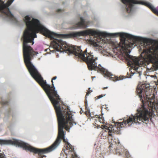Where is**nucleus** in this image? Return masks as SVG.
<instances>
[{
    "instance_id": "f257e3e1",
    "label": "nucleus",
    "mask_w": 158,
    "mask_h": 158,
    "mask_svg": "<svg viewBox=\"0 0 158 158\" xmlns=\"http://www.w3.org/2000/svg\"><path fill=\"white\" fill-rule=\"evenodd\" d=\"M31 17H25L23 19L27 28L23 34V52L24 63L32 77L37 82L46 92L54 107L60 105V98L55 90L53 80H56L57 77H54L52 79V86L46 83L41 75L31 62L33 56L36 54L31 45L34 44V39L37 37L36 33L40 32L43 35L51 39L54 37H63L66 38H75L80 36L97 35L102 37H116V33H108L101 32L92 29H88L78 32H72L66 35H60L51 32L42 26L39 21Z\"/></svg>"
},
{
    "instance_id": "f03ea898",
    "label": "nucleus",
    "mask_w": 158,
    "mask_h": 158,
    "mask_svg": "<svg viewBox=\"0 0 158 158\" xmlns=\"http://www.w3.org/2000/svg\"><path fill=\"white\" fill-rule=\"evenodd\" d=\"M140 98L142 102L140 107L137 110L138 112L134 116L131 115L126 120L122 122H114V127L108 128L104 126L105 131L108 132V140L110 143L109 148L110 151H114L119 156H123L127 158H133L128 151L124 149L118 139H113L114 133H120V129L123 127L129 126L133 122L140 124L143 122L147 124L149 121L150 112L149 111L154 108L156 109V103L155 102V96L151 94H137Z\"/></svg>"
},
{
    "instance_id": "7ed1b4c3",
    "label": "nucleus",
    "mask_w": 158,
    "mask_h": 158,
    "mask_svg": "<svg viewBox=\"0 0 158 158\" xmlns=\"http://www.w3.org/2000/svg\"><path fill=\"white\" fill-rule=\"evenodd\" d=\"M52 44L54 48L57 51L73 53L77 58H81L86 63L89 70H94L100 72L104 77H109L110 79L114 81L121 79L120 77L115 76L100 65L97 66L98 57L94 56L92 52H88L86 49L83 52L80 47L71 46L60 39H54Z\"/></svg>"
},
{
    "instance_id": "20e7f679",
    "label": "nucleus",
    "mask_w": 158,
    "mask_h": 158,
    "mask_svg": "<svg viewBox=\"0 0 158 158\" xmlns=\"http://www.w3.org/2000/svg\"><path fill=\"white\" fill-rule=\"evenodd\" d=\"M56 114L58 125V134L55 142L49 147L43 149H38L33 147L28 144L29 151L35 154H38V158H43V154L49 153L54 150L59 145L61 140L65 137L63 131L64 128L68 130L73 124L76 123L73 121L71 112L68 111L65 106L61 108L60 106L54 107Z\"/></svg>"
},
{
    "instance_id": "39448f33",
    "label": "nucleus",
    "mask_w": 158,
    "mask_h": 158,
    "mask_svg": "<svg viewBox=\"0 0 158 158\" xmlns=\"http://www.w3.org/2000/svg\"><path fill=\"white\" fill-rule=\"evenodd\" d=\"M140 56L147 61V68L149 72L158 69V52L155 47H152L147 51H143Z\"/></svg>"
},
{
    "instance_id": "423d86ee",
    "label": "nucleus",
    "mask_w": 158,
    "mask_h": 158,
    "mask_svg": "<svg viewBox=\"0 0 158 158\" xmlns=\"http://www.w3.org/2000/svg\"><path fill=\"white\" fill-rule=\"evenodd\" d=\"M126 60L127 62L128 65L133 67L135 70H137L141 64L139 63L140 59L136 57L132 56L127 52L126 54Z\"/></svg>"
},
{
    "instance_id": "0eeeda50",
    "label": "nucleus",
    "mask_w": 158,
    "mask_h": 158,
    "mask_svg": "<svg viewBox=\"0 0 158 158\" xmlns=\"http://www.w3.org/2000/svg\"><path fill=\"white\" fill-rule=\"evenodd\" d=\"M0 144H13L17 145L19 147L23 148L25 150L29 151L28 144L22 141L16 139H13V140L0 139Z\"/></svg>"
},
{
    "instance_id": "6e6552de",
    "label": "nucleus",
    "mask_w": 158,
    "mask_h": 158,
    "mask_svg": "<svg viewBox=\"0 0 158 158\" xmlns=\"http://www.w3.org/2000/svg\"><path fill=\"white\" fill-rule=\"evenodd\" d=\"M122 2L127 5L126 7L127 12L128 13H131L132 11L133 5L132 4H139L144 5L146 6L149 2L139 1L138 0H121Z\"/></svg>"
},
{
    "instance_id": "1a4fd4ad",
    "label": "nucleus",
    "mask_w": 158,
    "mask_h": 158,
    "mask_svg": "<svg viewBox=\"0 0 158 158\" xmlns=\"http://www.w3.org/2000/svg\"><path fill=\"white\" fill-rule=\"evenodd\" d=\"M81 21L76 23L73 27L76 29L79 28H85L88 27L89 24L88 22L85 21L82 17L80 18Z\"/></svg>"
},
{
    "instance_id": "9d476101",
    "label": "nucleus",
    "mask_w": 158,
    "mask_h": 158,
    "mask_svg": "<svg viewBox=\"0 0 158 158\" xmlns=\"http://www.w3.org/2000/svg\"><path fill=\"white\" fill-rule=\"evenodd\" d=\"M65 146L66 148L64 151L65 153L69 154L70 152H74V147L70 143H68V144H66Z\"/></svg>"
},
{
    "instance_id": "9b49d317",
    "label": "nucleus",
    "mask_w": 158,
    "mask_h": 158,
    "mask_svg": "<svg viewBox=\"0 0 158 158\" xmlns=\"http://www.w3.org/2000/svg\"><path fill=\"white\" fill-rule=\"evenodd\" d=\"M97 38L94 37L92 39L90 38L88 40L89 44L93 45L94 47H97L98 46V42L97 40Z\"/></svg>"
},
{
    "instance_id": "f8f14e48",
    "label": "nucleus",
    "mask_w": 158,
    "mask_h": 158,
    "mask_svg": "<svg viewBox=\"0 0 158 158\" xmlns=\"http://www.w3.org/2000/svg\"><path fill=\"white\" fill-rule=\"evenodd\" d=\"M148 4L147 6L155 14L158 16V10L155 8L150 3H149Z\"/></svg>"
},
{
    "instance_id": "ddd939ff",
    "label": "nucleus",
    "mask_w": 158,
    "mask_h": 158,
    "mask_svg": "<svg viewBox=\"0 0 158 158\" xmlns=\"http://www.w3.org/2000/svg\"><path fill=\"white\" fill-rule=\"evenodd\" d=\"M97 117H96V118L95 119L96 122H97L98 121L100 122L101 123H105L104 118L100 117V116H97Z\"/></svg>"
},
{
    "instance_id": "4468645a",
    "label": "nucleus",
    "mask_w": 158,
    "mask_h": 158,
    "mask_svg": "<svg viewBox=\"0 0 158 158\" xmlns=\"http://www.w3.org/2000/svg\"><path fill=\"white\" fill-rule=\"evenodd\" d=\"M92 92V91H88L85 95V108H87V101L86 100V99L87 98V96L91 93Z\"/></svg>"
},
{
    "instance_id": "2eb2a0df",
    "label": "nucleus",
    "mask_w": 158,
    "mask_h": 158,
    "mask_svg": "<svg viewBox=\"0 0 158 158\" xmlns=\"http://www.w3.org/2000/svg\"><path fill=\"white\" fill-rule=\"evenodd\" d=\"M152 40L150 39H145L143 40V42L147 44L152 43Z\"/></svg>"
},
{
    "instance_id": "dca6fc26",
    "label": "nucleus",
    "mask_w": 158,
    "mask_h": 158,
    "mask_svg": "<svg viewBox=\"0 0 158 158\" xmlns=\"http://www.w3.org/2000/svg\"><path fill=\"white\" fill-rule=\"evenodd\" d=\"M8 102L7 101H2L1 102V103L2 105H8Z\"/></svg>"
},
{
    "instance_id": "f3484780",
    "label": "nucleus",
    "mask_w": 158,
    "mask_h": 158,
    "mask_svg": "<svg viewBox=\"0 0 158 158\" xmlns=\"http://www.w3.org/2000/svg\"><path fill=\"white\" fill-rule=\"evenodd\" d=\"M64 143H65L66 144H68V143H69L67 141V140L65 138V137L62 139Z\"/></svg>"
},
{
    "instance_id": "a211bd4d",
    "label": "nucleus",
    "mask_w": 158,
    "mask_h": 158,
    "mask_svg": "<svg viewBox=\"0 0 158 158\" xmlns=\"http://www.w3.org/2000/svg\"><path fill=\"white\" fill-rule=\"evenodd\" d=\"M105 94H104V95H102H102H99L98 96H97V97H96L95 98H97V99H99L101 98H102V97H103V96H105Z\"/></svg>"
},
{
    "instance_id": "6ab92c4d",
    "label": "nucleus",
    "mask_w": 158,
    "mask_h": 158,
    "mask_svg": "<svg viewBox=\"0 0 158 158\" xmlns=\"http://www.w3.org/2000/svg\"><path fill=\"white\" fill-rule=\"evenodd\" d=\"M0 158H4V155L0 153Z\"/></svg>"
},
{
    "instance_id": "aec40b11",
    "label": "nucleus",
    "mask_w": 158,
    "mask_h": 158,
    "mask_svg": "<svg viewBox=\"0 0 158 158\" xmlns=\"http://www.w3.org/2000/svg\"><path fill=\"white\" fill-rule=\"evenodd\" d=\"M61 11V9H58L57 10V12H60V11Z\"/></svg>"
},
{
    "instance_id": "412c9836",
    "label": "nucleus",
    "mask_w": 158,
    "mask_h": 158,
    "mask_svg": "<svg viewBox=\"0 0 158 158\" xmlns=\"http://www.w3.org/2000/svg\"><path fill=\"white\" fill-rule=\"evenodd\" d=\"M108 88V87H104L102 89H107Z\"/></svg>"
},
{
    "instance_id": "4be33fe9",
    "label": "nucleus",
    "mask_w": 158,
    "mask_h": 158,
    "mask_svg": "<svg viewBox=\"0 0 158 158\" xmlns=\"http://www.w3.org/2000/svg\"><path fill=\"white\" fill-rule=\"evenodd\" d=\"M90 88H89V91H92V90H90Z\"/></svg>"
},
{
    "instance_id": "5701e85b",
    "label": "nucleus",
    "mask_w": 158,
    "mask_h": 158,
    "mask_svg": "<svg viewBox=\"0 0 158 158\" xmlns=\"http://www.w3.org/2000/svg\"><path fill=\"white\" fill-rule=\"evenodd\" d=\"M156 48H157L158 49V46L157 47H155Z\"/></svg>"
},
{
    "instance_id": "b1692460",
    "label": "nucleus",
    "mask_w": 158,
    "mask_h": 158,
    "mask_svg": "<svg viewBox=\"0 0 158 158\" xmlns=\"http://www.w3.org/2000/svg\"><path fill=\"white\" fill-rule=\"evenodd\" d=\"M92 78H93V77H92Z\"/></svg>"
}]
</instances>
